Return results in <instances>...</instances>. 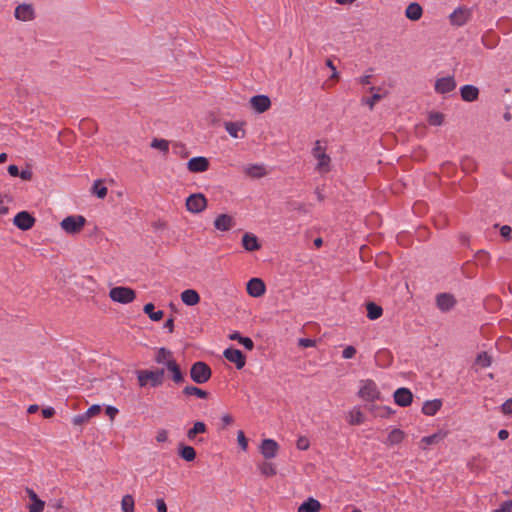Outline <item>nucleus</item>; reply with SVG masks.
Returning <instances> with one entry per match:
<instances>
[{"label": "nucleus", "mask_w": 512, "mask_h": 512, "mask_svg": "<svg viewBox=\"0 0 512 512\" xmlns=\"http://www.w3.org/2000/svg\"><path fill=\"white\" fill-rule=\"evenodd\" d=\"M136 374L138 385L141 388H146L148 386L155 388L164 383L165 370L163 368L155 370L142 369L138 370Z\"/></svg>", "instance_id": "obj_1"}, {"label": "nucleus", "mask_w": 512, "mask_h": 512, "mask_svg": "<svg viewBox=\"0 0 512 512\" xmlns=\"http://www.w3.org/2000/svg\"><path fill=\"white\" fill-rule=\"evenodd\" d=\"M312 155L318 160L316 170L319 173H328L330 171L331 158L326 154L325 147L322 146L321 141L317 140L312 149Z\"/></svg>", "instance_id": "obj_2"}, {"label": "nucleus", "mask_w": 512, "mask_h": 512, "mask_svg": "<svg viewBox=\"0 0 512 512\" xmlns=\"http://www.w3.org/2000/svg\"><path fill=\"white\" fill-rule=\"evenodd\" d=\"M212 370L209 365L202 361H197L190 368V377L197 384H204L210 380Z\"/></svg>", "instance_id": "obj_3"}, {"label": "nucleus", "mask_w": 512, "mask_h": 512, "mask_svg": "<svg viewBox=\"0 0 512 512\" xmlns=\"http://www.w3.org/2000/svg\"><path fill=\"white\" fill-rule=\"evenodd\" d=\"M109 297L114 302L129 304L136 299V292L130 287L117 286L110 289Z\"/></svg>", "instance_id": "obj_4"}, {"label": "nucleus", "mask_w": 512, "mask_h": 512, "mask_svg": "<svg viewBox=\"0 0 512 512\" xmlns=\"http://www.w3.org/2000/svg\"><path fill=\"white\" fill-rule=\"evenodd\" d=\"M86 224V219L82 215L67 216L60 222L61 228L71 235L80 233Z\"/></svg>", "instance_id": "obj_5"}, {"label": "nucleus", "mask_w": 512, "mask_h": 512, "mask_svg": "<svg viewBox=\"0 0 512 512\" xmlns=\"http://www.w3.org/2000/svg\"><path fill=\"white\" fill-rule=\"evenodd\" d=\"M207 199L202 193L191 194L186 199V208L189 212L197 214L205 210Z\"/></svg>", "instance_id": "obj_6"}, {"label": "nucleus", "mask_w": 512, "mask_h": 512, "mask_svg": "<svg viewBox=\"0 0 512 512\" xmlns=\"http://www.w3.org/2000/svg\"><path fill=\"white\" fill-rule=\"evenodd\" d=\"M359 396L366 401L379 399L380 392L372 380H366L359 390Z\"/></svg>", "instance_id": "obj_7"}, {"label": "nucleus", "mask_w": 512, "mask_h": 512, "mask_svg": "<svg viewBox=\"0 0 512 512\" xmlns=\"http://www.w3.org/2000/svg\"><path fill=\"white\" fill-rule=\"evenodd\" d=\"M35 218L27 211L17 213L13 219V224L20 230L27 231L35 224Z\"/></svg>", "instance_id": "obj_8"}, {"label": "nucleus", "mask_w": 512, "mask_h": 512, "mask_svg": "<svg viewBox=\"0 0 512 512\" xmlns=\"http://www.w3.org/2000/svg\"><path fill=\"white\" fill-rule=\"evenodd\" d=\"M223 356L229 362L234 363L238 370L242 369L246 364V356L239 349L227 348L224 350Z\"/></svg>", "instance_id": "obj_9"}, {"label": "nucleus", "mask_w": 512, "mask_h": 512, "mask_svg": "<svg viewBox=\"0 0 512 512\" xmlns=\"http://www.w3.org/2000/svg\"><path fill=\"white\" fill-rule=\"evenodd\" d=\"M452 25L463 26L471 18V10L467 7H459L449 16Z\"/></svg>", "instance_id": "obj_10"}, {"label": "nucleus", "mask_w": 512, "mask_h": 512, "mask_svg": "<svg viewBox=\"0 0 512 512\" xmlns=\"http://www.w3.org/2000/svg\"><path fill=\"white\" fill-rule=\"evenodd\" d=\"M250 105L257 113H264L271 107V100L266 95H256L250 98Z\"/></svg>", "instance_id": "obj_11"}, {"label": "nucleus", "mask_w": 512, "mask_h": 512, "mask_svg": "<svg viewBox=\"0 0 512 512\" xmlns=\"http://www.w3.org/2000/svg\"><path fill=\"white\" fill-rule=\"evenodd\" d=\"M435 91L439 94H446L456 88V82L453 76L442 77L436 80Z\"/></svg>", "instance_id": "obj_12"}, {"label": "nucleus", "mask_w": 512, "mask_h": 512, "mask_svg": "<svg viewBox=\"0 0 512 512\" xmlns=\"http://www.w3.org/2000/svg\"><path fill=\"white\" fill-rule=\"evenodd\" d=\"M278 443L273 439H264L260 445V452L266 459H272L277 455Z\"/></svg>", "instance_id": "obj_13"}, {"label": "nucleus", "mask_w": 512, "mask_h": 512, "mask_svg": "<svg viewBox=\"0 0 512 512\" xmlns=\"http://www.w3.org/2000/svg\"><path fill=\"white\" fill-rule=\"evenodd\" d=\"M247 293L252 297H260L265 291L266 287L262 279L252 278L247 283Z\"/></svg>", "instance_id": "obj_14"}, {"label": "nucleus", "mask_w": 512, "mask_h": 512, "mask_svg": "<svg viewBox=\"0 0 512 512\" xmlns=\"http://www.w3.org/2000/svg\"><path fill=\"white\" fill-rule=\"evenodd\" d=\"M187 167L193 173L205 172L209 168V161L205 157H193L188 161Z\"/></svg>", "instance_id": "obj_15"}, {"label": "nucleus", "mask_w": 512, "mask_h": 512, "mask_svg": "<svg viewBox=\"0 0 512 512\" xmlns=\"http://www.w3.org/2000/svg\"><path fill=\"white\" fill-rule=\"evenodd\" d=\"M413 395L407 388H399L394 392V401L401 407H407L412 403Z\"/></svg>", "instance_id": "obj_16"}, {"label": "nucleus", "mask_w": 512, "mask_h": 512, "mask_svg": "<svg viewBox=\"0 0 512 512\" xmlns=\"http://www.w3.org/2000/svg\"><path fill=\"white\" fill-rule=\"evenodd\" d=\"M15 18L21 21H30L34 19V9L32 5L20 4L15 9Z\"/></svg>", "instance_id": "obj_17"}, {"label": "nucleus", "mask_w": 512, "mask_h": 512, "mask_svg": "<svg viewBox=\"0 0 512 512\" xmlns=\"http://www.w3.org/2000/svg\"><path fill=\"white\" fill-rule=\"evenodd\" d=\"M206 431V424L202 421H197L194 423L193 427L187 431V438L189 441H196V443H201L204 441V439L202 437L197 438V435L205 433Z\"/></svg>", "instance_id": "obj_18"}, {"label": "nucleus", "mask_w": 512, "mask_h": 512, "mask_svg": "<svg viewBox=\"0 0 512 512\" xmlns=\"http://www.w3.org/2000/svg\"><path fill=\"white\" fill-rule=\"evenodd\" d=\"M235 225L234 219L228 214H220L214 220V227L219 231H228Z\"/></svg>", "instance_id": "obj_19"}, {"label": "nucleus", "mask_w": 512, "mask_h": 512, "mask_svg": "<svg viewBox=\"0 0 512 512\" xmlns=\"http://www.w3.org/2000/svg\"><path fill=\"white\" fill-rule=\"evenodd\" d=\"M242 246L249 252L257 251L261 248L257 236L248 232L242 236Z\"/></svg>", "instance_id": "obj_20"}, {"label": "nucleus", "mask_w": 512, "mask_h": 512, "mask_svg": "<svg viewBox=\"0 0 512 512\" xmlns=\"http://www.w3.org/2000/svg\"><path fill=\"white\" fill-rule=\"evenodd\" d=\"M460 94L462 100L473 102L479 97V89L474 85H464L460 88Z\"/></svg>", "instance_id": "obj_21"}, {"label": "nucleus", "mask_w": 512, "mask_h": 512, "mask_svg": "<svg viewBox=\"0 0 512 512\" xmlns=\"http://www.w3.org/2000/svg\"><path fill=\"white\" fill-rule=\"evenodd\" d=\"M167 370L172 374V380L176 384H180L184 382V375L180 369V366L176 362V360H169L166 363Z\"/></svg>", "instance_id": "obj_22"}, {"label": "nucleus", "mask_w": 512, "mask_h": 512, "mask_svg": "<svg viewBox=\"0 0 512 512\" xmlns=\"http://www.w3.org/2000/svg\"><path fill=\"white\" fill-rule=\"evenodd\" d=\"M225 129L233 138H244L246 134L241 122H226Z\"/></svg>", "instance_id": "obj_23"}, {"label": "nucleus", "mask_w": 512, "mask_h": 512, "mask_svg": "<svg viewBox=\"0 0 512 512\" xmlns=\"http://www.w3.org/2000/svg\"><path fill=\"white\" fill-rule=\"evenodd\" d=\"M437 306L441 311H448L455 305V299L451 294L442 293L437 296Z\"/></svg>", "instance_id": "obj_24"}, {"label": "nucleus", "mask_w": 512, "mask_h": 512, "mask_svg": "<svg viewBox=\"0 0 512 512\" xmlns=\"http://www.w3.org/2000/svg\"><path fill=\"white\" fill-rule=\"evenodd\" d=\"M178 455L187 462H192L196 459V450L189 445H185L183 443H179L178 445Z\"/></svg>", "instance_id": "obj_25"}, {"label": "nucleus", "mask_w": 512, "mask_h": 512, "mask_svg": "<svg viewBox=\"0 0 512 512\" xmlns=\"http://www.w3.org/2000/svg\"><path fill=\"white\" fill-rule=\"evenodd\" d=\"M422 14L423 9L420 4L416 2L410 3L405 10V16L411 21H418L422 17Z\"/></svg>", "instance_id": "obj_26"}, {"label": "nucleus", "mask_w": 512, "mask_h": 512, "mask_svg": "<svg viewBox=\"0 0 512 512\" xmlns=\"http://www.w3.org/2000/svg\"><path fill=\"white\" fill-rule=\"evenodd\" d=\"M181 300L188 306H194L200 302V296L194 289H187L181 293Z\"/></svg>", "instance_id": "obj_27"}, {"label": "nucleus", "mask_w": 512, "mask_h": 512, "mask_svg": "<svg viewBox=\"0 0 512 512\" xmlns=\"http://www.w3.org/2000/svg\"><path fill=\"white\" fill-rule=\"evenodd\" d=\"M320 509V502L310 497L298 507V512H319Z\"/></svg>", "instance_id": "obj_28"}, {"label": "nucleus", "mask_w": 512, "mask_h": 512, "mask_svg": "<svg viewBox=\"0 0 512 512\" xmlns=\"http://www.w3.org/2000/svg\"><path fill=\"white\" fill-rule=\"evenodd\" d=\"M441 406V400L435 399L432 401H426L422 407V412L425 415L433 416L440 410Z\"/></svg>", "instance_id": "obj_29"}, {"label": "nucleus", "mask_w": 512, "mask_h": 512, "mask_svg": "<svg viewBox=\"0 0 512 512\" xmlns=\"http://www.w3.org/2000/svg\"><path fill=\"white\" fill-rule=\"evenodd\" d=\"M445 437V433H442L441 431L434 433L429 436H425L421 439V443L423 444L422 449H427L430 445L438 444L440 441H442Z\"/></svg>", "instance_id": "obj_30"}, {"label": "nucleus", "mask_w": 512, "mask_h": 512, "mask_svg": "<svg viewBox=\"0 0 512 512\" xmlns=\"http://www.w3.org/2000/svg\"><path fill=\"white\" fill-rule=\"evenodd\" d=\"M182 393L186 396H197L201 399H207L209 397V393L207 391L192 385L186 386Z\"/></svg>", "instance_id": "obj_31"}, {"label": "nucleus", "mask_w": 512, "mask_h": 512, "mask_svg": "<svg viewBox=\"0 0 512 512\" xmlns=\"http://www.w3.org/2000/svg\"><path fill=\"white\" fill-rule=\"evenodd\" d=\"M229 339L230 340H236L238 341L241 345H243L247 350H253L254 348V342L252 341L251 338L249 337H244L242 336L239 332L237 331H234L233 333H231L229 335Z\"/></svg>", "instance_id": "obj_32"}, {"label": "nucleus", "mask_w": 512, "mask_h": 512, "mask_svg": "<svg viewBox=\"0 0 512 512\" xmlns=\"http://www.w3.org/2000/svg\"><path fill=\"white\" fill-rule=\"evenodd\" d=\"M143 311L152 321H160L164 316V312L162 310L155 311V306L153 303L145 304Z\"/></svg>", "instance_id": "obj_33"}, {"label": "nucleus", "mask_w": 512, "mask_h": 512, "mask_svg": "<svg viewBox=\"0 0 512 512\" xmlns=\"http://www.w3.org/2000/svg\"><path fill=\"white\" fill-rule=\"evenodd\" d=\"M169 360H175L172 356V352L164 347L159 348L155 356V361L158 364H164L166 366Z\"/></svg>", "instance_id": "obj_34"}, {"label": "nucleus", "mask_w": 512, "mask_h": 512, "mask_svg": "<svg viewBox=\"0 0 512 512\" xmlns=\"http://www.w3.org/2000/svg\"><path fill=\"white\" fill-rule=\"evenodd\" d=\"M366 307H367V317L370 320H376L379 317H381V315L383 313V309L381 306L375 304L374 302H369V303H367Z\"/></svg>", "instance_id": "obj_35"}, {"label": "nucleus", "mask_w": 512, "mask_h": 512, "mask_svg": "<svg viewBox=\"0 0 512 512\" xmlns=\"http://www.w3.org/2000/svg\"><path fill=\"white\" fill-rule=\"evenodd\" d=\"M404 437V432L398 428H395L389 433L386 443L388 445L399 444L403 441Z\"/></svg>", "instance_id": "obj_36"}, {"label": "nucleus", "mask_w": 512, "mask_h": 512, "mask_svg": "<svg viewBox=\"0 0 512 512\" xmlns=\"http://www.w3.org/2000/svg\"><path fill=\"white\" fill-rule=\"evenodd\" d=\"M348 422L350 425H360L364 422V415L360 409H353L349 412Z\"/></svg>", "instance_id": "obj_37"}, {"label": "nucleus", "mask_w": 512, "mask_h": 512, "mask_svg": "<svg viewBox=\"0 0 512 512\" xmlns=\"http://www.w3.org/2000/svg\"><path fill=\"white\" fill-rule=\"evenodd\" d=\"M261 474L265 477H272L276 475V467L271 462H262L258 465Z\"/></svg>", "instance_id": "obj_38"}, {"label": "nucleus", "mask_w": 512, "mask_h": 512, "mask_svg": "<svg viewBox=\"0 0 512 512\" xmlns=\"http://www.w3.org/2000/svg\"><path fill=\"white\" fill-rule=\"evenodd\" d=\"M246 173L253 178H261L266 174V171L261 165H250L246 168Z\"/></svg>", "instance_id": "obj_39"}, {"label": "nucleus", "mask_w": 512, "mask_h": 512, "mask_svg": "<svg viewBox=\"0 0 512 512\" xmlns=\"http://www.w3.org/2000/svg\"><path fill=\"white\" fill-rule=\"evenodd\" d=\"M123 512H134V499L131 495H125L121 501Z\"/></svg>", "instance_id": "obj_40"}, {"label": "nucleus", "mask_w": 512, "mask_h": 512, "mask_svg": "<svg viewBox=\"0 0 512 512\" xmlns=\"http://www.w3.org/2000/svg\"><path fill=\"white\" fill-rule=\"evenodd\" d=\"M151 147L167 153L169 151V142L165 139L154 138L151 142Z\"/></svg>", "instance_id": "obj_41"}, {"label": "nucleus", "mask_w": 512, "mask_h": 512, "mask_svg": "<svg viewBox=\"0 0 512 512\" xmlns=\"http://www.w3.org/2000/svg\"><path fill=\"white\" fill-rule=\"evenodd\" d=\"M476 364L486 368L491 365V357L486 352H481L477 355Z\"/></svg>", "instance_id": "obj_42"}, {"label": "nucleus", "mask_w": 512, "mask_h": 512, "mask_svg": "<svg viewBox=\"0 0 512 512\" xmlns=\"http://www.w3.org/2000/svg\"><path fill=\"white\" fill-rule=\"evenodd\" d=\"M428 122L433 126H440L444 122V115L439 112H433L428 117Z\"/></svg>", "instance_id": "obj_43"}, {"label": "nucleus", "mask_w": 512, "mask_h": 512, "mask_svg": "<svg viewBox=\"0 0 512 512\" xmlns=\"http://www.w3.org/2000/svg\"><path fill=\"white\" fill-rule=\"evenodd\" d=\"M382 99V95L379 93H374L370 98H363L362 103L369 106L370 110H372L375 104Z\"/></svg>", "instance_id": "obj_44"}, {"label": "nucleus", "mask_w": 512, "mask_h": 512, "mask_svg": "<svg viewBox=\"0 0 512 512\" xmlns=\"http://www.w3.org/2000/svg\"><path fill=\"white\" fill-rule=\"evenodd\" d=\"M461 168L464 172L469 173L475 169V162L471 158H465L461 161Z\"/></svg>", "instance_id": "obj_45"}, {"label": "nucleus", "mask_w": 512, "mask_h": 512, "mask_svg": "<svg viewBox=\"0 0 512 512\" xmlns=\"http://www.w3.org/2000/svg\"><path fill=\"white\" fill-rule=\"evenodd\" d=\"M93 191L97 195V197L101 199H103L107 195V188L105 186H100V181H96L94 183Z\"/></svg>", "instance_id": "obj_46"}, {"label": "nucleus", "mask_w": 512, "mask_h": 512, "mask_svg": "<svg viewBox=\"0 0 512 512\" xmlns=\"http://www.w3.org/2000/svg\"><path fill=\"white\" fill-rule=\"evenodd\" d=\"M394 411L390 407H376L375 408V416L378 417H389L391 414H393Z\"/></svg>", "instance_id": "obj_47"}, {"label": "nucleus", "mask_w": 512, "mask_h": 512, "mask_svg": "<svg viewBox=\"0 0 512 512\" xmlns=\"http://www.w3.org/2000/svg\"><path fill=\"white\" fill-rule=\"evenodd\" d=\"M45 502L36 499L29 507V512H42L44 510Z\"/></svg>", "instance_id": "obj_48"}, {"label": "nucleus", "mask_w": 512, "mask_h": 512, "mask_svg": "<svg viewBox=\"0 0 512 512\" xmlns=\"http://www.w3.org/2000/svg\"><path fill=\"white\" fill-rule=\"evenodd\" d=\"M237 441H238V444L241 447V449L243 451H246L247 448H248V440H247V438H246V436H245V434H244V432L242 430L238 431Z\"/></svg>", "instance_id": "obj_49"}, {"label": "nucleus", "mask_w": 512, "mask_h": 512, "mask_svg": "<svg viewBox=\"0 0 512 512\" xmlns=\"http://www.w3.org/2000/svg\"><path fill=\"white\" fill-rule=\"evenodd\" d=\"M101 412V406L98 404H94L90 406L85 412L86 416L90 420L92 417L98 415Z\"/></svg>", "instance_id": "obj_50"}, {"label": "nucleus", "mask_w": 512, "mask_h": 512, "mask_svg": "<svg viewBox=\"0 0 512 512\" xmlns=\"http://www.w3.org/2000/svg\"><path fill=\"white\" fill-rule=\"evenodd\" d=\"M296 446L299 450H307L310 446L308 438L301 436L297 439Z\"/></svg>", "instance_id": "obj_51"}, {"label": "nucleus", "mask_w": 512, "mask_h": 512, "mask_svg": "<svg viewBox=\"0 0 512 512\" xmlns=\"http://www.w3.org/2000/svg\"><path fill=\"white\" fill-rule=\"evenodd\" d=\"M356 354V349L354 346H347L343 352H342V357L345 358V359H351L355 356Z\"/></svg>", "instance_id": "obj_52"}, {"label": "nucleus", "mask_w": 512, "mask_h": 512, "mask_svg": "<svg viewBox=\"0 0 512 512\" xmlns=\"http://www.w3.org/2000/svg\"><path fill=\"white\" fill-rule=\"evenodd\" d=\"M512 511V500L503 502L498 509L493 512H511Z\"/></svg>", "instance_id": "obj_53"}, {"label": "nucleus", "mask_w": 512, "mask_h": 512, "mask_svg": "<svg viewBox=\"0 0 512 512\" xmlns=\"http://www.w3.org/2000/svg\"><path fill=\"white\" fill-rule=\"evenodd\" d=\"M298 345L303 348L314 347L316 345V341L309 338H301L298 341Z\"/></svg>", "instance_id": "obj_54"}, {"label": "nucleus", "mask_w": 512, "mask_h": 512, "mask_svg": "<svg viewBox=\"0 0 512 512\" xmlns=\"http://www.w3.org/2000/svg\"><path fill=\"white\" fill-rule=\"evenodd\" d=\"M88 421H89V419H88V417L86 416L85 413L80 414V415H76L72 419V422H73L74 425H82V424H84V423H86Z\"/></svg>", "instance_id": "obj_55"}, {"label": "nucleus", "mask_w": 512, "mask_h": 512, "mask_svg": "<svg viewBox=\"0 0 512 512\" xmlns=\"http://www.w3.org/2000/svg\"><path fill=\"white\" fill-rule=\"evenodd\" d=\"M168 439V433L165 429H160L156 435V441L159 443L166 442Z\"/></svg>", "instance_id": "obj_56"}, {"label": "nucleus", "mask_w": 512, "mask_h": 512, "mask_svg": "<svg viewBox=\"0 0 512 512\" xmlns=\"http://www.w3.org/2000/svg\"><path fill=\"white\" fill-rule=\"evenodd\" d=\"M501 409H502V412H503L504 414H507V415L512 414V399H508V400H506V401L502 404Z\"/></svg>", "instance_id": "obj_57"}, {"label": "nucleus", "mask_w": 512, "mask_h": 512, "mask_svg": "<svg viewBox=\"0 0 512 512\" xmlns=\"http://www.w3.org/2000/svg\"><path fill=\"white\" fill-rule=\"evenodd\" d=\"M222 421V429H225L227 426L231 425L234 422V418L230 414H225L221 418Z\"/></svg>", "instance_id": "obj_58"}, {"label": "nucleus", "mask_w": 512, "mask_h": 512, "mask_svg": "<svg viewBox=\"0 0 512 512\" xmlns=\"http://www.w3.org/2000/svg\"><path fill=\"white\" fill-rule=\"evenodd\" d=\"M105 412L111 420H114V418L118 414V409L113 406H107Z\"/></svg>", "instance_id": "obj_59"}, {"label": "nucleus", "mask_w": 512, "mask_h": 512, "mask_svg": "<svg viewBox=\"0 0 512 512\" xmlns=\"http://www.w3.org/2000/svg\"><path fill=\"white\" fill-rule=\"evenodd\" d=\"M32 176H33V173L30 169H25V170H22L20 173H19V177L23 180H31L32 179Z\"/></svg>", "instance_id": "obj_60"}, {"label": "nucleus", "mask_w": 512, "mask_h": 512, "mask_svg": "<svg viewBox=\"0 0 512 512\" xmlns=\"http://www.w3.org/2000/svg\"><path fill=\"white\" fill-rule=\"evenodd\" d=\"M511 232L512 229L508 225H503L500 229V234L506 239L510 238Z\"/></svg>", "instance_id": "obj_61"}, {"label": "nucleus", "mask_w": 512, "mask_h": 512, "mask_svg": "<svg viewBox=\"0 0 512 512\" xmlns=\"http://www.w3.org/2000/svg\"><path fill=\"white\" fill-rule=\"evenodd\" d=\"M156 507L158 512H167V506L163 499L156 500Z\"/></svg>", "instance_id": "obj_62"}, {"label": "nucleus", "mask_w": 512, "mask_h": 512, "mask_svg": "<svg viewBox=\"0 0 512 512\" xmlns=\"http://www.w3.org/2000/svg\"><path fill=\"white\" fill-rule=\"evenodd\" d=\"M7 170L12 177H19L20 171L16 165H9Z\"/></svg>", "instance_id": "obj_63"}, {"label": "nucleus", "mask_w": 512, "mask_h": 512, "mask_svg": "<svg viewBox=\"0 0 512 512\" xmlns=\"http://www.w3.org/2000/svg\"><path fill=\"white\" fill-rule=\"evenodd\" d=\"M55 414V410L52 407L44 408L42 410V415L44 418H51Z\"/></svg>", "instance_id": "obj_64"}]
</instances>
